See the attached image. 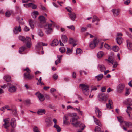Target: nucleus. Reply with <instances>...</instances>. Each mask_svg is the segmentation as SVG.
Instances as JSON below:
<instances>
[{
	"label": "nucleus",
	"instance_id": "0e129e2a",
	"mask_svg": "<svg viewBox=\"0 0 132 132\" xmlns=\"http://www.w3.org/2000/svg\"><path fill=\"white\" fill-rule=\"evenodd\" d=\"M31 45V42H29L27 43V46L28 48L30 47Z\"/></svg>",
	"mask_w": 132,
	"mask_h": 132
},
{
	"label": "nucleus",
	"instance_id": "393cba45",
	"mask_svg": "<svg viewBox=\"0 0 132 132\" xmlns=\"http://www.w3.org/2000/svg\"><path fill=\"white\" fill-rule=\"evenodd\" d=\"M40 21L41 23H44L46 22V19L43 16H41L39 17Z\"/></svg>",
	"mask_w": 132,
	"mask_h": 132
},
{
	"label": "nucleus",
	"instance_id": "f3484780",
	"mask_svg": "<svg viewBox=\"0 0 132 132\" xmlns=\"http://www.w3.org/2000/svg\"><path fill=\"white\" fill-rule=\"evenodd\" d=\"M16 89L17 88L16 86H12L9 88L8 90L10 92L12 93L15 92Z\"/></svg>",
	"mask_w": 132,
	"mask_h": 132
},
{
	"label": "nucleus",
	"instance_id": "4c0bfd02",
	"mask_svg": "<svg viewBox=\"0 0 132 132\" xmlns=\"http://www.w3.org/2000/svg\"><path fill=\"white\" fill-rule=\"evenodd\" d=\"M119 49V47L117 46H114L112 48L113 50L115 52H117Z\"/></svg>",
	"mask_w": 132,
	"mask_h": 132
},
{
	"label": "nucleus",
	"instance_id": "a19ab883",
	"mask_svg": "<svg viewBox=\"0 0 132 132\" xmlns=\"http://www.w3.org/2000/svg\"><path fill=\"white\" fill-rule=\"evenodd\" d=\"M75 110H76L79 113L82 115L83 114V111H81L80 110V108L79 107L78 108H75Z\"/></svg>",
	"mask_w": 132,
	"mask_h": 132
},
{
	"label": "nucleus",
	"instance_id": "a878e982",
	"mask_svg": "<svg viewBox=\"0 0 132 132\" xmlns=\"http://www.w3.org/2000/svg\"><path fill=\"white\" fill-rule=\"evenodd\" d=\"M38 14V12L37 11H34L31 14L32 17L34 18H35Z\"/></svg>",
	"mask_w": 132,
	"mask_h": 132
},
{
	"label": "nucleus",
	"instance_id": "2eb2a0df",
	"mask_svg": "<svg viewBox=\"0 0 132 132\" xmlns=\"http://www.w3.org/2000/svg\"><path fill=\"white\" fill-rule=\"evenodd\" d=\"M95 112L97 117L99 118H100L102 115V113L98 108L97 107L95 108Z\"/></svg>",
	"mask_w": 132,
	"mask_h": 132
},
{
	"label": "nucleus",
	"instance_id": "423d86ee",
	"mask_svg": "<svg viewBox=\"0 0 132 132\" xmlns=\"http://www.w3.org/2000/svg\"><path fill=\"white\" fill-rule=\"evenodd\" d=\"M21 31V27L19 24L18 26H15L13 30L14 33L15 34H18Z\"/></svg>",
	"mask_w": 132,
	"mask_h": 132
},
{
	"label": "nucleus",
	"instance_id": "39448f33",
	"mask_svg": "<svg viewBox=\"0 0 132 132\" xmlns=\"http://www.w3.org/2000/svg\"><path fill=\"white\" fill-rule=\"evenodd\" d=\"M99 42V39L97 38H95L93 42H91L89 44L90 47L92 49L95 48L98 45Z\"/></svg>",
	"mask_w": 132,
	"mask_h": 132
},
{
	"label": "nucleus",
	"instance_id": "680f3d73",
	"mask_svg": "<svg viewBox=\"0 0 132 132\" xmlns=\"http://www.w3.org/2000/svg\"><path fill=\"white\" fill-rule=\"evenodd\" d=\"M58 76L57 75L55 74L53 75V77L55 80H56L58 78Z\"/></svg>",
	"mask_w": 132,
	"mask_h": 132
},
{
	"label": "nucleus",
	"instance_id": "c9c22d12",
	"mask_svg": "<svg viewBox=\"0 0 132 132\" xmlns=\"http://www.w3.org/2000/svg\"><path fill=\"white\" fill-rule=\"evenodd\" d=\"M53 127L56 129L58 132H59L61 131V128L58 125H54Z\"/></svg>",
	"mask_w": 132,
	"mask_h": 132
},
{
	"label": "nucleus",
	"instance_id": "c03bdc74",
	"mask_svg": "<svg viewBox=\"0 0 132 132\" xmlns=\"http://www.w3.org/2000/svg\"><path fill=\"white\" fill-rule=\"evenodd\" d=\"M19 39L23 42L25 41V38L22 36H20L18 37Z\"/></svg>",
	"mask_w": 132,
	"mask_h": 132
},
{
	"label": "nucleus",
	"instance_id": "c756f323",
	"mask_svg": "<svg viewBox=\"0 0 132 132\" xmlns=\"http://www.w3.org/2000/svg\"><path fill=\"white\" fill-rule=\"evenodd\" d=\"M100 19H99L96 16L94 15L93 16L92 19V22H94L95 21H99Z\"/></svg>",
	"mask_w": 132,
	"mask_h": 132
},
{
	"label": "nucleus",
	"instance_id": "603ef678",
	"mask_svg": "<svg viewBox=\"0 0 132 132\" xmlns=\"http://www.w3.org/2000/svg\"><path fill=\"white\" fill-rule=\"evenodd\" d=\"M75 41L73 39L70 38L69 40V43L70 44H72L73 43L75 42Z\"/></svg>",
	"mask_w": 132,
	"mask_h": 132
},
{
	"label": "nucleus",
	"instance_id": "864d4df0",
	"mask_svg": "<svg viewBox=\"0 0 132 132\" xmlns=\"http://www.w3.org/2000/svg\"><path fill=\"white\" fill-rule=\"evenodd\" d=\"M130 89H126V92H125V95L126 96H127L130 93Z\"/></svg>",
	"mask_w": 132,
	"mask_h": 132
},
{
	"label": "nucleus",
	"instance_id": "473e14b6",
	"mask_svg": "<svg viewBox=\"0 0 132 132\" xmlns=\"http://www.w3.org/2000/svg\"><path fill=\"white\" fill-rule=\"evenodd\" d=\"M29 24L31 29H33L34 28V26L33 24V21L31 19H30L29 20Z\"/></svg>",
	"mask_w": 132,
	"mask_h": 132
},
{
	"label": "nucleus",
	"instance_id": "f03ea898",
	"mask_svg": "<svg viewBox=\"0 0 132 132\" xmlns=\"http://www.w3.org/2000/svg\"><path fill=\"white\" fill-rule=\"evenodd\" d=\"M97 97L99 101L105 103L107 100L108 95L105 94L104 93H101L98 94Z\"/></svg>",
	"mask_w": 132,
	"mask_h": 132
},
{
	"label": "nucleus",
	"instance_id": "20e7f679",
	"mask_svg": "<svg viewBox=\"0 0 132 132\" xmlns=\"http://www.w3.org/2000/svg\"><path fill=\"white\" fill-rule=\"evenodd\" d=\"M53 24H49L45 25L44 28L46 30L45 31L46 34H50L53 31V29L52 27V25Z\"/></svg>",
	"mask_w": 132,
	"mask_h": 132
},
{
	"label": "nucleus",
	"instance_id": "49530a36",
	"mask_svg": "<svg viewBox=\"0 0 132 132\" xmlns=\"http://www.w3.org/2000/svg\"><path fill=\"white\" fill-rule=\"evenodd\" d=\"M66 9L67 11L70 13H72V12L73 11L72 9L70 7H66Z\"/></svg>",
	"mask_w": 132,
	"mask_h": 132
},
{
	"label": "nucleus",
	"instance_id": "9d476101",
	"mask_svg": "<svg viewBox=\"0 0 132 132\" xmlns=\"http://www.w3.org/2000/svg\"><path fill=\"white\" fill-rule=\"evenodd\" d=\"M45 122L46 123V127H48L51 126L52 122L50 118H46L45 119Z\"/></svg>",
	"mask_w": 132,
	"mask_h": 132
},
{
	"label": "nucleus",
	"instance_id": "2f4dec72",
	"mask_svg": "<svg viewBox=\"0 0 132 132\" xmlns=\"http://www.w3.org/2000/svg\"><path fill=\"white\" fill-rule=\"evenodd\" d=\"M105 60L107 61L108 63L109 64L111 63L113 64V63H115L113 58H108V59H106Z\"/></svg>",
	"mask_w": 132,
	"mask_h": 132
},
{
	"label": "nucleus",
	"instance_id": "8fccbe9b",
	"mask_svg": "<svg viewBox=\"0 0 132 132\" xmlns=\"http://www.w3.org/2000/svg\"><path fill=\"white\" fill-rule=\"evenodd\" d=\"M72 50L69 48H68L67 51V53L68 54H71L72 52Z\"/></svg>",
	"mask_w": 132,
	"mask_h": 132
},
{
	"label": "nucleus",
	"instance_id": "5fc2aeb1",
	"mask_svg": "<svg viewBox=\"0 0 132 132\" xmlns=\"http://www.w3.org/2000/svg\"><path fill=\"white\" fill-rule=\"evenodd\" d=\"M130 0H126L124 2V3L125 4L128 5L130 3Z\"/></svg>",
	"mask_w": 132,
	"mask_h": 132
},
{
	"label": "nucleus",
	"instance_id": "de8ad7c7",
	"mask_svg": "<svg viewBox=\"0 0 132 132\" xmlns=\"http://www.w3.org/2000/svg\"><path fill=\"white\" fill-rule=\"evenodd\" d=\"M95 132H100L101 129L99 127L96 126L95 129Z\"/></svg>",
	"mask_w": 132,
	"mask_h": 132
},
{
	"label": "nucleus",
	"instance_id": "5701e85b",
	"mask_svg": "<svg viewBox=\"0 0 132 132\" xmlns=\"http://www.w3.org/2000/svg\"><path fill=\"white\" fill-rule=\"evenodd\" d=\"M46 112L45 110L44 109H39L38 110L37 112V114L39 115H43Z\"/></svg>",
	"mask_w": 132,
	"mask_h": 132
},
{
	"label": "nucleus",
	"instance_id": "0eeeda50",
	"mask_svg": "<svg viewBox=\"0 0 132 132\" xmlns=\"http://www.w3.org/2000/svg\"><path fill=\"white\" fill-rule=\"evenodd\" d=\"M10 120L9 118L4 119L3 120L4 123L3 124V126H4V127L6 129H7L9 126V125L8 124L9 123Z\"/></svg>",
	"mask_w": 132,
	"mask_h": 132
},
{
	"label": "nucleus",
	"instance_id": "6e6d98bb",
	"mask_svg": "<svg viewBox=\"0 0 132 132\" xmlns=\"http://www.w3.org/2000/svg\"><path fill=\"white\" fill-rule=\"evenodd\" d=\"M112 104L109 103H107L106 104V106L107 108L111 109L112 108Z\"/></svg>",
	"mask_w": 132,
	"mask_h": 132
},
{
	"label": "nucleus",
	"instance_id": "a18cd8bd",
	"mask_svg": "<svg viewBox=\"0 0 132 132\" xmlns=\"http://www.w3.org/2000/svg\"><path fill=\"white\" fill-rule=\"evenodd\" d=\"M67 28H68L70 29H71L72 30L75 31V27L73 25H71V26H67Z\"/></svg>",
	"mask_w": 132,
	"mask_h": 132
},
{
	"label": "nucleus",
	"instance_id": "052dcab7",
	"mask_svg": "<svg viewBox=\"0 0 132 132\" xmlns=\"http://www.w3.org/2000/svg\"><path fill=\"white\" fill-rule=\"evenodd\" d=\"M24 30L25 31H29L30 29L29 28L27 27L26 26H25V27L24 28Z\"/></svg>",
	"mask_w": 132,
	"mask_h": 132
},
{
	"label": "nucleus",
	"instance_id": "6ab92c4d",
	"mask_svg": "<svg viewBox=\"0 0 132 132\" xmlns=\"http://www.w3.org/2000/svg\"><path fill=\"white\" fill-rule=\"evenodd\" d=\"M98 68L100 71L101 72H104L106 70V68L104 65L102 64H100L98 65Z\"/></svg>",
	"mask_w": 132,
	"mask_h": 132
},
{
	"label": "nucleus",
	"instance_id": "338daca9",
	"mask_svg": "<svg viewBox=\"0 0 132 132\" xmlns=\"http://www.w3.org/2000/svg\"><path fill=\"white\" fill-rule=\"evenodd\" d=\"M104 47L108 49H109L110 48V46L106 44H105L104 45Z\"/></svg>",
	"mask_w": 132,
	"mask_h": 132
},
{
	"label": "nucleus",
	"instance_id": "f8f14e48",
	"mask_svg": "<svg viewBox=\"0 0 132 132\" xmlns=\"http://www.w3.org/2000/svg\"><path fill=\"white\" fill-rule=\"evenodd\" d=\"M125 85L123 84H120L117 87V90L118 92H120L123 89Z\"/></svg>",
	"mask_w": 132,
	"mask_h": 132
},
{
	"label": "nucleus",
	"instance_id": "3c124183",
	"mask_svg": "<svg viewBox=\"0 0 132 132\" xmlns=\"http://www.w3.org/2000/svg\"><path fill=\"white\" fill-rule=\"evenodd\" d=\"M59 50L60 52L62 53H63L65 51V49L63 47L60 48Z\"/></svg>",
	"mask_w": 132,
	"mask_h": 132
},
{
	"label": "nucleus",
	"instance_id": "e2e57ef3",
	"mask_svg": "<svg viewBox=\"0 0 132 132\" xmlns=\"http://www.w3.org/2000/svg\"><path fill=\"white\" fill-rule=\"evenodd\" d=\"M24 71H26L28 73H29L31 72V70L28 68L24 69Z\"/></svg>",
	"mask_w": 132,
	"mask_h": 132
},
{
	"label": "nucleus",
	"instance_id": "79ce46f5",
	"mask_svg": "<svg viewBox=\"0 0 132 132\" xmlns=\"http://www.w3.org/2000/svg\"><path fill=\"white\" fill-rule=\"evenodd\" d=\"M82 50L80 48H77L76 50V53L77 54H81L82 53Z\"/></svg>",
	"mask_w": 132,
	"mask_h": 132
},
{
	"label": "nucleus",
	"instance_id": "58836bf2",
	"mask_svg": "<svg viewBox=\"0 0 132 132\" xmlns=\"http://www.w3.org/2000/svg\"><path fill=\"white\" fill-rule=\"evenodd\" d=\"M25 42L27 43L31 42V38L29 37H27L26 38H25Z\"/></svg>",
	"mask_w": 132,
	"mask_h": 132
},
{
	"label": "nucleus",
	"instance_id": "aec40b11",
	"mask_svg": "<svg viewBox=\"0 0 132 132\" xmlns=\"http://www.w3.org/2000/svg\"><path fill=\"white\" fill-rule=\"evenodd\" d=\"M127 43V46L129 50H131L132 49V44L131 43L129 40H126Z\"/></svg>",
	"mask_w": 132,
	"mask_h": 132
},
{
	"label": "nucleus",
	"instance_id": "c85d7f7f",
	"mask_svg": "<svg viewBox=\"0 0 132 132\" xmlns=\"http://www.w3.org/2000/svg\"><path fill=\"white\" fill-rule=\"evenodd\" d=\"M104 55V53L102 51H100L98 52L97 54L98 58H100L103 57Z\"/></svg>",
	"mask_w": 132,
	"mask_h": 132
},
{
	"label": "nucleus",
	"instance_id": "7ed1b4c3",
	"mask_svg": "<svg viewBox=\"0 0 132 132\" xmlns=\"http://www.w3.org/2000/svg\"><path fill=\"white\" fill-rule=\"evenodd\" d=\"M80 88L82 90L83 93L86 96L88 95L89 93V87L88 85L84 84L79 85Z\"/></svg>",
	"mask_w": 132,
	"mask_h": 132
},
{
	"label": "nucleus",
	"instance_id": "ddd939ff",
	"mask_svg": "<svg viewBox=\"0 0 132 132\" xmlns=\"http://www.w3.org/2000/svg\"><path fill=\"white\" fill-rule=\"evenodd\" d=\"M124 104L127 105H132V100L131 98H128L126 100L124 101Z\"/></svg>",
	"mask_w": 132,
	"mask_h": 132
},
{
	"label": "nucleus",
	"instance_id": "f704fd0d",
	"mask_svg": "<svg viewBox=\"0 0 132 132\" xmlns=\"http://www.w3.org/2000/svg\"><path fill=\"white\" fill-rule=\"evenodd\" d=\"M26 47L25 46H23L20 47L19 49V52L20 53H22L26 49Z\"/></svg>",
	"mask_w": 132,
	"mask_h": 132
},
{
	"label": "nucleus",
	"instance_id": "f257e3e1",
	"mask_svg": "<svg viewBox=\"0 0 132 132\" xmlns=\"http://www.w3.org/2000/svg\"><path fill=\"white\" fill-rule=\"evenodd\" d=\"M68 116L71 117L70 121L74 127H78L79 126L81 130H84L85 126L84 124H80V122L77 121L79 117L75 113H69L67 115H65L63 117L64 124H66L67 123L68 119Z\"/></svg>",
	"mask_w": 132,
	"mask_h": 132
},
{
	"label": "nucleus",
	"instance_id": "dca6fc26",
	"mask_svg": "<svg viewBox=\"0 0 132 132\" xmlns=\"http://www.w3.org/2000/svg\"><path fill=\"white\" fill-rule=\"evenodd\" d=\"M116 40L117 43L119 45H121L123 42V39L121 37H117Z\"/></svg>",
	"mask_w": 132,
	"mask_h": 132
},
{
	"label": "nucleus",
	"instance_id": "774afa93",
	"mask_svg": "<svg viewBox=\"0 0 132 132\" xmlns=\"http://www.w3.org/2000/svg\"><path fill=\"white\" fill-rule=\"evenodd\" d=\"M127 109L126 110V112H127V111L129 112V111H131L132 109V108L131 107H130V106H127Z\"/></svg>",
	"mask_w": 132,
	"mask_h": 132
},
{
	"label": "nucleus",
	"instance_id": "7c9ffc66",
	"mask_svg": "<svg viewBox=\"0 0 132 132\" xmlns=\"http://www.w3.org/2000/svg\"><path fill=\"white\" fill-rule=\"evenodd\" d=\"M4 79L7 82L10 81L11 80V77L8 75L5 76L4 77Z\"/></svg>",
	"mask_w": 132,
	"mask_h": 132
},
{
	"label": "nucleus",
	"instance_id": "bf43d9fd",
	"mask_svg": "<svg viewBox=\"0 0 132 132\" xmlns=\"http://www.w3.org/2000/svg\"><path fill=\"white\" fill-rule=\"evenodd\" d=\"M67 110H68L69 109H71L74 110H75V108H74L73 107L71 106L70 105L67 106Z\"/></svg>",
	"mask_w": 132,
	"mask_h": 132
},
{
	"label": "nucleus",
	"instance_id": "a211bd4d",
	"mask_svg": "<svg viewBox=\"0 0 132 132\" xmlns=\"http://www.w3.org/2000/svg\"><path fill=\"white\" fill-rule=\"evenodd\" d=\"M61 37L62 42L64 43H67L68 41V38L67 36L65 35H63Z\"/></svg>",
	"mask_w": 132,
	"mask_h": 132
},
{
	"label": "nucleus",
	"instance_id": "4d7b16f0",
	"mask_svg": "<svg viewBox=\"0 0 132 132\" xmlns=\"http://www.w3.org/2000/svg\"><path fill=\"white\" fill-rule=\"evenodd\" d=\"M61 61V58H59L57 60L55 61V64L56 65H57L59 63H60Z\"/></svg>",
	"mask_w": 132,
	"mask_h": 132
},
{
	"label": "nucleus",
	"instance_id": "09e8293b",
	"mask_svg": "<svg viewBox=\"0 0 132 132\" xmlns=\"http://www.w3.org/2000/svg\"><path fill=\"white\" fill-rule=\"evenodd\" d=\"M38 35L40 37H42L44 35L42 31L40 30H39L38 31Z\"/></svg>",
	"mask_w": 132,
	"mask_h": 132
},
{
	"label": "nucleus",
	"instance_id": "72a5a7b5",
	"mask_svg": "<svg viewBox=\"0 0 132 132\" xmlns=\"http://www.w3.org/2000/svg\"><path fill=\"white\" fill-rule=\"evenodd\" d=\"M124 123L125 126H127L130 128H131L132 127V124L131 122L124 121Z\"/></svg>",
	"mask_w": 132,
	"mask_h": 132
},
{
	"label": "nucleus",
	"instance_id": "9b49d317",
	"mask_svg": "<svg viewBox=\"0 0 132 132\" xmlns=\"http://www.w3.org/2000/svg\"><path fill=\"white\" fill-rule=\"evenodd\" d=\"M10 125L12 127L14 128H15L16 125V120L14 118H12L11 119L10 121Z\"/></svg>",
	"mask_w": 132,
	"mask_h": 132
},
{
	"label": "nucleus",
	"instance_id": "69168bd1",
	"mask_svg": "<svg viewBox=\"0 0 132 132\" xmlns=\"http://www.w3.org/2000/svg\"><path fill=\"white\" fill-rule=\"evenodd\" d=\"M106 88L105 87H101V91L102 92H104L106 91Z\"/></svg>",
	"mask_w": 132,
	"mask_h": 132
},
{
	"label": "nucleus",
	"instance_id": "4be33fe9",
	"mask_svg": "<svg viewBox=\"0 0 132 132\" xmlns=\"http://www.w3.org/2000/svg\"><path fill=\"white\" fill-rule=\"evenodd\" d=\"M59 44L58 40L56 39H54L52 42L51 45L52 46H55Z\"/></svg>",
	"mask_w": 132,
	"mask_h": 132
},
{
	"label": "nucleus",
	"instance_id": "13d9d810",
	"mask_svg": "<svg viewBox=\"0 0 132 132\" xmlns=\"http://www.w3.org/2000/svg\"><path fill=\"white\" fill-rule=\"evenodd\" d=\"M12 111L13 113V114L14 115L16 116L17 115V111L16 109H14L12 110Z\"/></svg>",
	"mask_w": 132,
	"mask_h": 132
},
{
	"label": "nucleus",
	"instance_id": "b1692460",
	"mask_svg": "<svg viewBox=\"0 0 132 132\" xmlns=\"http://www.w3.org/2000/svg\"><path fill=\"white\" fill-rule=\"evenodd\" d=\"M112 12L115 16H118L119 14V11L118 10L113 9L112 10Z\"/></svg>",
	"mask_w": 132,
	"mask_h": 132
},
{
	"label": "nucleus",
	"instance_id": "4468645a",
	"mask_svg": "<svg viewBox=\"0 0 132 132\" xmlns=\"http://www.w3.org/2000/svg\"><path fill=\"white\" fill-rule=\"evenodd\" d=\"M68 15L69 18L72 21H74L76 17V14L74 12L69 13Z\"/></svg>",
	"mask_w": 132,
	"mask_h": 132
},
{
	"label": "nucleus",
	"instance_id": "37998d69",
	"mask_svg": "<svg viewBox=\"0 0 132 132\" xmlns=\"http://www.w3.org/2000/svg\"><path fill=\"white\" fill-rule=\"evenodd\" d=\"M118 120L120 123L122 122L123 121V118L121 116L118 117H117Z\"/></svg>",
	"mask_w": 132,
	"mask_h": 132
},
{
	"label": "nucleus",
	"instance_id": "cd10ccee",
	"mask_svg": "<svg viewBox=\"0 0 132 132\" xmlns=\"http://www.w3.org/2000/svg\"><path fill=\"white\" fill-rule=\"evenodd\" d=\"M41 44V42H39L38 43L37 45L36 46V48L37 50H39L43 48Z\"/></svg>",
	"mask_w": 132,
	"mask_h": 132
},
{
	"label": "nucleus",
	"instance_id": "e433bc0d",
	"mask_svg": "<svg viewBox=\"0 0 132 132\" xmlns=\"http://www.w3.org/2000/svg\"><path fill=\"white\" fill-rule=\"evenodd\" d=\"M11 11H7L5 13V15L7 17H9L11 15Z\"/></svg>",
	"mask_w": 132,
	"mask_h": 132
},
{
	"label": "nucleus",
	"instance_id": "bb28decb",
	"mask_svg": "<svg viewBox=\"0 0 132 132\" xmlns=\"http://www.w3.org/2000/svg\"><path fill=\"white\" fill-rule=\"evenodd\" d=\"M103 77V75L102 74H100L97 76L95 77V78H96L98 81H99L101 80Z\"/></svg>",
	"mask_w": 132,
	"mask_h": 132
},
{
	"label": "nucleus",
	"instance_id": "1a4fd4ad",
	"mask_svg": "<svg viewBox=\"0 0 132 132\" xmlns=\"http://www.w3.org/2000/svg\"><path fill=\"white\" fill-rule=\"evenodd\" d=\"M35 94L37 95V96L40 101H43L44 100V97L41 93H39L36 92L35 93Z\"/></svg>",
	"mask_w": 132,
	"mask_h": 132
},
{
	"label": "nucleus",
	"instance_id": "412c9836",
	"mask_svg": "<svg viewBox=\"0 0 132 132\" xmlns=\"http://www.w3.org/2000/svg\"><path fill=\"white\" fill-rule=\"evenodd\" d=\"M93 117L94 118V121L95 123L100 127L102 126V124L100 122L99 120L95 118L94 116H93Z\"/></svg>",
	"mask_w": 132,
	"mask_h": 132
},
{
	"label": "nucleus",
	"instance_id": "ea45409f",
	"mask_svg": "<svg viewBox=\"0 0 132 132\" xmlns=\"http://www.w3.org/2000/svg\"><path fill=\"white\" fill-rule=\"evenodd\" d=\"M34 132H40L39 128L36 126H34L33 128Z\"/></svg>",
	"mask_w": 132,
	"mask_h": 132
},
{
	"label": "nucleus",
	"instance_id": "6e6552de",
	"mask_svg": "<svg viewBox=\"0 0 132 132\" xmlns=\"http://www.w3.org/2000/svg\"><path fill=\"white\" fill-rule=\"evenodd\" d=\"M24 77L25 79L31 80L34 77V76L31 74L25 72L24 74Z\"/></svg>",
	"mask_w": 132,
	"mask_h": 132
}]
</instances>
